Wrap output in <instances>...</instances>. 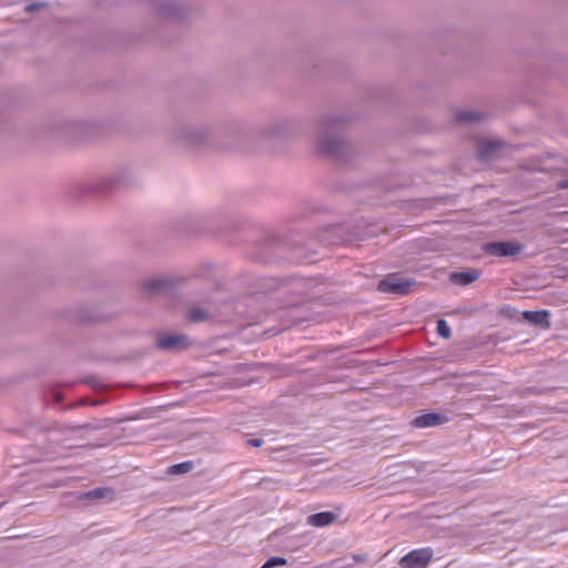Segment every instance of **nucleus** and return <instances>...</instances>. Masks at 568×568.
Segmentation results:
<instances>
[{
  "mask_svg": "<svg viewBox=\"0 0 568 568\" xmlns=\"http://www.w3.org/2000/svg\"><path fill=\"white\" fill-rule=\"evenodd\" d=\"M524 246L517 242H491L484 245V251L493 256H515L523 252Z\"/></svg>",
  "mask_w": 568,
  "mask_h": 568,
  "instance_id": "f257e3e1",
  "label": "nucleus"
},
{
  "mask_svg": "<svg viewBox=\"0 0 568 568\" xmlns=\"http://www.w3.org/2000/svg\"><path fill=\"white\" fill-rule=\"evenodd\" d=\"M549 316L550 313L548 311H525L521 313V317L525 321L538 325L542 328L550 326Z\"/></svg>",
  "mask_w": 568,
  "mask_h": 568,
  "instance_id": "f03ea898",
  "label": "nucleus"
},
{
  "mask_svg": "<svg viewBox=\"0 0 568 568\" xmlns=\"http://www.w3.org/2000/svg\"><path fill=\"white\" fill-rule=\"evenodd\" d=\"M414 286L415 282L393 274V294H408Z\"/></svg>",
  "mask_w": 568,
  "mask_h": 568,
  "instance_id": "7ed1b4c3",
  "label": "nucleus"
},
{
  "mask_svg": "<svg viewBox=\"0 0 568 568\" xmlns=\"http://www.w3.org/2000/svg\"><path fill=\"white\" fill-rule=\"evenodd\" d=\"M480 276L477 270H469L467 272L453 273L450 280L458 285H468L475 282Z\"/></svg>",
  "mask_w": 568,
  "mask_h": 568,
  "instance_id": "20e7f679",
  "label": "nucleus"
},
{
  "mask_svg": "<svg viewBox=\"0 0 568 568\" xmlns=\"http://www.w3.org/2000/svg\"><path fill=\"white\" fill-rule=\"evenodd\" d=\"M182 343L183 338L181 336H162L156 341L158 347L164 351H178Z\"/></svg>",
  "mask_w": 568,
  "mask_h": 568,
  "instance_id": "39448f33",
  "label": "nucleus"
},
{
  "mask_svg": "<svg viewBox=\"0 0 568 568\" xmlns=\"http://www.w3.org/2000/svg\"><path fill=\"white\" fill-rule=\"evenodd\" d=\"M169 281L165 280V278H160V277H156V278H152L150 281H148L145 284H144V287L146 291L149 292H155V291H160L166 286H169Z\"/></svg>",
  "mask_w": 568,
  "mask_h": 568,
  "instance_id": "423d86ee",
  "label": "nucleus"
},
{
  "mask_svg": "<svg viewBox=\"0 0 568 568\" xmlns=\"http://www.w3.org/2000/svg\"><path fill=\"white\" fill-rule=\"evenodd\" d=\"M499 148V143L497 142H487L483 144L481 149L479 150L478 156L481 160H486L493 154L497 149Z\"/></svg>",
  "mask_w": 568,
  "mask_h": 568,
  "instance_id": "0eeeda50",
  "label": "nucleus"
},
{
  "mask_svg": "<svg viewBox=\"0 0 568 568\" xmlns=\"http://www.w3.org/2000/svg\"><path fill=\"white\" fill-rule=\"evenodd\" d=\"M479 114L470 111H459L456 113V121L459 123L475 122L479 120Z\"/></svg>",
  "mask_w": 568,
  "mask_h": 568,
  "instance_id": "6e6552de",
  "label": "nucleus"
},
{
  "mask_svg": "<svg viewBox=\"0 0 568 568\" xmlns=\"http://www.w3.org/2000/svg\"><path fill=\"white\" fill-rule=\"evenodd\" d=\"M437 333L444 338L450 337V327L445 320L437 321Z\"/></svg>",
  "mask_w": 568,
  "mask_h": 568,
  "instance_id": "1a4fd4ad",
  "label": "nucleus"
},
{
  "mask_svg": "<svg viewBox=\"0 0 568 568\" xmlns=\"http://www.w3.org/2000/svg\"><path fill=\"white\" fill-rule=\"evenodd\" d=\"M206 317L205 313L201 310H192L187 313V318L192 322H200Z\"/></svg>",
  "mask_w": 568,
  "mask_h": 568,
  "instance_id": "9d476101",
  "label": "nucleus"
},
{
  "mask_svg": "<svg viewBox=\"0 0 568 568\" xmlns=\"http://www.w3.org/2000/svg\"><path fill=\"white\" fill-rule=\"evenodd\" d=\"M379 290L383 291V292H387L390 290V283H388L387 280H383L381 283H379Z\"/></svg>",
  "mask_w": 568,
  "mask_h": 568,
  "instance_id": "9b49d317",
  "label": "nucleus"
},
{
  "mask_svg": "<svg viewBox=\"0 0 568 568\" xmlns=\"http://www.w3.org/2000/svg\"><path fill=\"white\" fill-rule=\"evenodd\" d=\"M513 311L514 310L511 307L505 306L504 308H501L500 313L506 315V316H511Z\"/></svg>",
  "mask_w": 568,
  "mask_h": 568,
  "instance_id": "f8f14e48",
  "label": "nucleus"
},
{
  "mask_svg": "<svg viewBox=\"0 0 568 568\" xmlns=\"http://www.w3.org/2000/svg\"><path fill=\"white\" fill-rule=\"evenodd\" d=\"M559 186L562 187V189H567L568 187V180L560 182Z\"/></svg>",
  "mask_w": 568,
  "mask_h": 568,
  "instance_id": "ddd939ff",
  "label": "nucleus"
},
{
  "mask_svg": "<svg viewBox=\"0 0 568 568\" xmlns=\"http://www.w3.org/2000/svg\"><path fill=\"white\" fill-rule=\"evenodd\" d=\"M322 151H323V152H327V153H328V152H331V151H332V149H331V148H328V146H323V148H322Z\"/></svg>",
  "mask_w": 568,
  "mask_h": 568,
  "instance_id": "4468645a",
  "label": "nucleus"
}]
</instances>
